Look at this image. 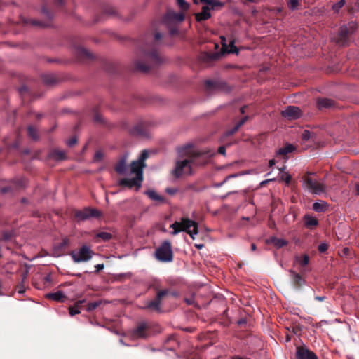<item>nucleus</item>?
<instances>
[{"label":"nucleus","mask_w":359,"mask_h":359,"mask_svg":"<svg viewBox=\"0 0 359 359\" xmlns=\"http://www.w3.org/2000/svg\"><path fill=\"white\" fill-rule=\"evenodd\" d=\"M162 37L163 35L160 32H156L154 40L151 39L150 34L142 39L140 46V58L134 62L135 70L147 73L154 66L162 63L163 60L157 50V46Z\"/></svg>","instance_id":"nucleus-1"},{"label":"nucleus","mask_w":359,"mask_h":359,"mask_svg":"<svg viewBox=\"0 0 359 359\" xmlns=\"http://www.w3.org/2000/svg\"><path fill=\"white\" fill-rule=\"evenodd\" d=\"M179 152L187 158L176 162L175 167L172 170V175L176 178L191 175L194 165L205 164L211 156L208 151L194 150L191 144L180 148Z\"/></svg>","instance_id":"nucleus-2"},{"label":"nucleus","mask_w":359,"mask_h":359,"mask_svg":"<svg viewBox=\"0 0 359 359\" xmlns=\"http://www.w3.org/2000/svg\"><path fill=\"white\" fill-rule=\"evenodd\" d=\"M129 156V152L121 154L114 165V171L120 176L131 177L122 180H143V170L147 167L145 161L149 156V151L143 150L138 158L130 164L128 163Z\"/></svg>","instance_id":"nucleus-3"},{"label":"nucleus","mask_w":359,"mask_h":359,"mask_svg":"<svg viewBox=\"0 0 359 359\" xmlns=\"http://www.w3.org/2000/svg\"><path fill=\"white\" fill-rule=\"evenodd\" d=\"M154 289L156 291V295L155 298L151 301H149L144 309H149L152 311L161 312V303L166 299L169 296H176L175 292H172L169 289H163L159 290L157 287H154Z\"/></svg>","instance_id":"nucleus-4"},{"label":"nucleus","mask_w":359,"mask_h":359,"mask_svg":"<svg viewBox=\"0 0 359 359\" xmlns=\"http://www.w3.org/2000/svg\"><path fill=\"white\" fill-rule=\"evenodd\" d=\"M170 227L174 230L172 233L173 235H176L180 231H185L194 238L193 235L198 233L197 223L188 218H182L181 222H175Z\"/></svg>","instance_id":"nucleus-5"},{"label":"nucleus","mask_w":359,"mask_h":359,"mask_svg":"<svg viewBox=\"0 0 359 359\" xmlns=\"http://www.w3.org/2000/svg\"><path fill=\"white\" fill-rule=\"evenodd\" d=\"M184 20V15L183 13H176L169 10L163 18V22L168 27L170 34L175 36L178 34V28L176 24L182 22Z\"/></svg>","instance_id":"nucleus-6"},{"label":"nucleus","mask_w":359,"mask_h":359,"mask_svg":"<svg viewBox=\"0 0 359 359\" xmlns=\"http://www.w3.org/2000/svg\"><path fill=\"white\" fill-rule=\"evenodd\" d=\"M156 258L162 262H170L173 260V252L171 243L166 240L156 248L155 251Z\"/></svg>","instance_id":"nucleus-7"},{"label":"nucleus","mask_w":359,"mask_h":359,"mask_svg":"<svg viewBox=\"0 0 359 359\" xmlns=\"http://www.w3.org/2000/svg\"><path fill=\"white\" fill-rule=\"evenodd\" d=\"M356 24L353 22L348 23V25H343L339 30L338 37L336 40L337 43L341 46H348L349 43L350 36L355 31Z\"/></svg>","instance_id":"nucleus-8"},{"label":"nucleus","mask_w":359,"mask_h":359,"mask_svg":"<svg viewBox=\"0 0 359 359\" xmlns=\"http://www.w3.org/2000/svg\"><path fill=\"white\" fill-rule=\"evenodd\" d=\"M93 255V251L86 245L81 246L77 252L72 251L70 253L72 259L76 263L88 262Z\"/></svg>","instance_id":"nucleus-9"},{"label":"nucleus","mask_w":359,"mask_h":359,"mask_svg":"<svg viewBox=\"0 0 359 359\" xmlns=\"http://www.w3.org/2000/svg\"><path fill=\"white\" fill-rule=\"evenodd\" d=\"M130 337L133 339H147L150 334V328L148 323L141 322L130 331Z\"/></svg>","instance_id":"nucleus-10"},{"label":"nucleus","mask_w":359,"mask_h":359,"mask_svg":"<svg viewBox=\"0 0 359 359\" xmlns=\"http://www.w3.org/2000/svg\"><path fill=\"white\" fill-rule=\"evenodd\" d=\"M101 213L95 208H86L82 210H76L74 213V217L80 221L88 219L90 218H97L100 217Z\"/></svg>","instance_id":"nucleus-11"},{"label":"nucleus","mask_w":359,"mask_h":359,"mask_svg":"<svg viewBox=\"0 0 359 359\" xmlns=\"http://www.w3.org/2000/svg\"><path fill=\"white\" fill-rule=\"evenodd\" d=\"M303 182V187L312 194L320 195L325 191V185L320 181Z\"/></svg>","instance_id":"nucleus-12"},{"label":"nucleus","mask_w":359,"mask_h":359,"mask_svg":"<svg viewBox=\"0 0 359 359\" xmlns=\"http://www.w3.org/2000/svg\"><path fill=\"white\" fill-rule=\"evenodd\" d=\"M75 54L77 58L83 62L93 61L95 59V56L92 53L81 46H78L75 48Z\"/></svg>","instance_id":"nucleus-13"},{"label":"nucleus","mask_w":359,"mask_h":359,"mask_svg":"<svg viewBox=\"0 0 359 359\" xmlns=\"http://www.w3.org/2000/svg\"><path fill=\"white\" fill-rule=\"evenodd\" d=\"M295 359H318L314 352L305 346L296 348Z\"/></svg>","instance_id":"nucleus-14"},{"label":"nucleus","mask_w":359,"mask_h":359,"mask_svg":"<svg viewBox=\"0 0 359 359\" xmlns=\"http://www.w3.org/2000/svg\"><path fill=\"white\" fill-rule=\"evenodd\" d=\"M283 117L289 119H297L301 116V110L296 106H288L284 111L281 112Z\"/></svg>","instance_id":"nucleus-15"},{"label":"nucleus","mask_w":359,"mask_h":359,"mask_svg":"<svg viewBox=\"0 0 359 359\" xmlns=\"http://www.w3.org/2000/svg\"><path fill=\"white\" fill-rule=\"evenodd\" d=\"M67 158L66 153L64 151L54 149L50 151L48 156H46V164L48 161L54 160L55 161H64Z\"/></svg>","instance_id":"nucleus-16"},{"label":"nucleus","mask_w":359,"mask_h":359,"mask_svg":"<svg viewBox=\"0 0 359 359\" xmlns=\"http://www.w3.org/2000/svg\"><path fill=\"white\" fill-rule=\"evenodd\" d=\"M141 182L142 181H118V187L119 190H138L142 186Z\"/></svg>","instance_id":"nucleus-17"},{"label":"nucleus","mask_w":359,"mask_h":359,"mask_svg":"<svg viewBox=\"0 0 359 359\" xmlns=\"http://www.w3.org/2000/svg\"><path fill=\"white\" fill-rule=\"evenodd\" d=\"M130 133L133 135L139 137H147L148 130L147 126L144 123H139L130 130Z\"/></svg>","instance_id":"nucleus-18"},{"label":"nucleus","mask_w":359,"mask_h":359,"mask_svg":"<svg viewBox=\"0 0 359 359\" xmlns=\"http://www.w3.org/2000/svg\"><path fill=\"white\" fill-rule=\"evenodd\" d=\"M289 273L294 287L297 290L300 289L306 283L304 278L299 273L292 269H290Z\"/></svg>","instance_id":"nucleus-19"},{"label":"nucleus","mask_w":359,"mask_h":359,"mask_svg":"<svg viewBox=\"0 0 359 359\" xmlns=\"http://www.w3.org/2000/svg\"><path fill=\"white\" fill-rule=\"evenodd\" d=\"M145 194L152 201H156L157 204H163L166 203V199L161 195H159L156 191L150 189L145 192Z\"/></svg>","instance_id":"nucleus-20"},{"label":"nucleus","mask_w":359,"mask_h":359,"mask_svg":"<svg viewBox=\"0 0 359 359\" xmlns=\"http://www.w3.org/2000/svg\"><path fill=\"white\" fill-rule=\"evenodd\" d=\"M210 10V8L208 6H203L201 12L195 14L196 21L201 22L210 18L211 14Z\"/></svg>","instance_id":"nucleus-21"},{"label":"nucleus","mask_w":359,"mask_h":359,"mask_svg":"<svg viewBox=\"0 0 359 359\" xmlns=\"http://www.w3.org/2000/svg\"><path fill=\"white\" fill-rule=\"evenodd\" d=\"M46 299H49L57 302H64L67 298L62 291L50 292L46 294Z\"/></svg>","instance_id":"nucleus-22"},{"label":"nucleus","mask_w":359,"mask_h":359,"mask_svg":"<svg viewBox=\"0 0 359 359\" xmlns=\"http://www.w3.org/2000/svg\"><path fill=\"white\" fill-rule=\"evenodd\" d=\"M325 177L326 176L325 175L318 172L307 171L301 177V180H324Z\"/></svg>","instance_id":"nucleus-23"},{"label":"nucleus","mask_w":359,"mask_h":359,"mask_svg":"<svg viewBox=\"0 0 359 359\" xmlns=\"http://www.w3.org/2000/svg\"><path fill=\"white\" fill-rule=\"evenodd\" d=\"M219 55L217 53L203 52L200 55V59L204 62H210L218 60Z\"/></svg>","instance_id":"nucleus-24"},{"label":"nucleus","mask_w":359,"mask_h":359,"mask_svg":"<svg viewBox=\"0 0 359 359\" xmlns=\"http://www.w3.org/2000/svg\"><path fill=\"white\" fill-rule=\"evenodd\" d=\"M205 87L209 90H219L223 89L226 86V83L220 81L207 80L205 82Z\"/></svg>","instance_id":"nucleus-25"},{"label":"nucleus","mask_w":359,"mask_h":359,"mask_svg":"<svg viewBox=\"0 0 359 359\" xmlns=\"http://www.w3.org/2000/svg\"><path fill=\"white\" fill-rule=\"evenodd\" d=\"M165 344L167 348L170 350H175L179 346V342L176 338V336L174 334L170 335L167 338Z\"/></svg>","instance_id":"nucleus-26"},{"label":"nucleus","mask_w":359,"mask_h":359,"mask_svg":"<svg viewBox=\"0 0 359 359\" xmlns=\"http://www.w3.org/2000/svg\"><path fill=\"white\" fill-rule=\"evenodd\" d=\"M333 105V101L327 98H319L317 100V107L319 109L330 108Z\"/></svg>","instance_id":"nucleus-27"},{"label":"nucleus","mask_w":359,"mask_h":359,"mask_svg":"<svg viewBox=\"0 0 359 359\" xmlns=\"http://www.w3.org/2000/svg\"><path fill=\"white\" fill-rule=\"evenodd\" d=\"M22 22L25 25L34 27H43L44 26V24L42 21L32 18H25L22 20Z\"/></svg>","instance_id":"nucleus-28"},{"label":"nucleus","mask_w":359,"mask_h":359,"mask_svg":"<svg viewBox=\"0 0 359 359\" xmlns=\"http://www.w3.org/2000/svg\"><path fill=\"white\" fill-rule=\"evenodd\" d=\"M304 224L308 228H312L318 224V221L316 217L307 215L304 217Z\"/></svg>","instance_id":"nucleus-29"},{"label":"nucleus","mask_w":359,"mask_h":359,"mask_svg":"<svg viewBox=\"0 0 359 359\" xmlns=\"http://www.w3.org/2000/svg\"><path fill=\"white\" fill-rule=\"evenodd\" d=\"M294 150V147L292 144H288L285 147L280 148L277 151V155L285 156L289 153Z\"/></svg>","instance_id":"nucleus-30"},{"label":"nucleus","mask_w":359,"mask_h":359,"mask_svg":"<svg viewBox=\"0 0 359 359\" xmlns=\"http://www.w3.org/2000/svg\"><path fill=\"white\" fill-rule=\"evenodd\" d=\"M28 136L34 141H37L39 138L38 130L33 126H29L27 128Z\"/></svg>","instance_id":"nucleus-31"},{"label":"nucleus","mask_w":359,"mask_h":359,"mask_svg":"<svg viewBox=\"0 0 359 359\" xmlns=\"http://www.w3.org/2000/svg\"><path fill=\"white\" fill-rule=\"evenodd\" d=\"M294 262L299 263L301 266L304 267L306 266L309 262V257L308 255H304L302 257L299 256H296L294 258Z\"/></svg>","instance_id":"nucleus-32"},{"label":"nucleus","mask_w":359,"mask_h":359,"mask_svg":"<svg viewBox=\"0 0 359 359\" xmlns=\"http://www.w3.org/2000/svg\"><path fill=\"white\" fill-rule=\"evenodd\" d=\"M112 237L111 233L105 231H100L95 234L96 238H100L103 241H108L111 240Z\"/></svg>","instance_id":"nucleus-33"},{"label":"nucleus","mask_w":359,"mask_h":359,"mask_svg":"<svg viewBox=\"0 0 359 359\" xmlns=\"http://www.w3.org/2000/svg\"><path fill=\"white\" fill-rule=\"evenodd\" d=\"M271 243L274 245V246H276V248H278L287 245V241H285L284 239H281V238H278L276 237L271 238Z\"/></svg>","instance_id":"nucleus-34"},{"label":"nucleus","mask_w":359,"mask_h":359,"mask_svg":"<svg viewBox=\"0 0 359 359\" xmlns=\"http://www.w3.org/2000/svg\"><path fill=\"white\" fill-rule=\"evenodd\" d=\"M325 208H326V203H314L313 205V209L316 212H324L325 210Z\"/></svg>","instance_id":"nucleus-35"},{"label":"nucleus","mask_w":359,"mask_h":359,"mask_svg":"<svg viewBox=\"0 0 359 359\" xmlns=\"http://www.w3.org/2000/svg\"><path fill=\"white\" fill-rule=\"evenodd\" d=\"M57 82L56 76L51 74H46V86H51Z\"/></svg>","instance_id":"nucleus-36"},{"label":"nucleus","mask_w":359,"mask_h":359,"mask_svg":"<svg viewBox=\"0 0 359 359\" xmlns=\"http://www.w3.org/2000/svg\"><path fill=\"white\" fill-rule=\"evenodd\" d=\"M278 180H292V175L287 172H285L283 170L278 169Z\"/></svg>","instance_id":"nucleus-37"},{"label":"nucleus","mask_w":359,"mask_h":359,"mask_svg":"<svg viewBox=\"0 0 359 359\" xmlns=\"http://www.w3.org/2000/svg\"><path fill=\"white\" fill-rule=\"evenodd\" d=\"M208 5L210 6L212 9H215L217 7L222 8L224 6V3L218 1V0H209L208 2Z\"/></svg>","instance_id":"nucleus-38"},{"label":"nucleus","mask_w":359,"mask_h":359,"mask_svg":"<svg viewBox=\"0 0 359 359\" xmlns=\"http://www.w3.org/2000/svg\"><path fill=\"white\" fill-rule=\"evenodd\" d=\"M345 3H346L345 0L339 1L336 4H333L332 10L335 13H338L339 11V10L344 6Z\"/></svg>","instance_id":"nucleus-39"},{"label":"nucleus","mask_w":359,"mask_h":359,"mask_svg":"<svg viewBox=\"0 0 359 359\" xmlns=\"http://www.w3.org/2000/svg\"><path fill=\"white\" fill-rule=\"evenodd\" d=\"M20 276L21 282H25V280H27V278L28 276V273H29L28 268L25 266L23 269H20Z\"/></svg>","instance_id":"nucleus-40"},{"label":"nucleus","mask_w":359,"mask_h":359,"mask_svg":"<svg viewBox=\"0 0 359 359\" xmlns=\"http://www.w3.org/2000/svg\"><path fill=\"white\" fill-rule=\"evenodd\" d=\"M100 301H95L88 303L87 305V311H91L95 310L97 307H98L100 305Z\"/></svg>","instance_id":"nucleus-41"},{"label":"nucleus","mask_w":359,"mask_h":359,"mask_svg":"<svg viewBox=\"0 0 359 359\" xmlns=\"http://www.w3.org/2000/svg\"><path fill=\"white\" fill-rule=\"evenodd\" d=\"M299 6V0H289L288 7L290 10L294 11Z\"/></svg>","instance_id":"nucleus-42"},{"label":"nucleus","mask_w":359,"mask_h":359,"mask_svg":"<svg viewBox=\"0 0 359 359\" xmlns=\"http://www.w3.org/2000/svg\"><path fill=\"white\" fill-rule=\"evenodd\" d=\"M104 157V154L102 151H97L93 157L94 162H100L102 160Z\"/></svg>","instance_id":"nucleus-43"},{"label":"nucleus","mask_w":359,"mask_h":359,"mask_svg":"<svg viewBox=\"0 0 359 359\" xmlns=\"http://www.w3.org/2000/svg\"><path fill=\"white\" fill-rule=\"evenodd\" d=\"M177 4L179 5V6L180 7V8L185 11H187L189 8V4L188 3H187L184 0H177Z\"/></svg>","instance_id":"nucleus-44"},{"label":"nucleus","mask_w":359,"mask_h":359,"mask_svg":"<svg viewBox=\"0 0 359 359\" xmlns=\"http://www.w3.org/2000/svg\"><path fill=\"white\" fill-rule=\"evenodd\" d=\"M103 13L105 15H115L116 13V11L115 9L111 7V6H106L104 10H103Z\"/></svg>","instance_id":"nucleus-45"},{"label":"nucleus","mask_w":359,"mask_h":359,"mask_svg":"<svg viewBox=\"0 0 359 359\" xmlns=\"http://www.w3.org/2000/svg\"><path fill=\"white\" fill-rule=\"evenodd\" d=\"M93 118H94L95 122H96V123H104V119H103L102 115L100 114H99L98 112H95V114L93 115Z\"/></svg>","instance_id":"nucleus-46"},{"label":"nucleus","mask_w":359,"mask_h":359,"mask_svg":"<svg viewBox=\"0 0 359 359\" xmlns=\"http://www.w3.org/2000/svg\"><path fill=\"white\" fill-rule=\"evenodd\" d=\"M13 236V231H4L2 233V238L4 241L10 240Z\"/></svg>","instance_id":"nucleus-47"},{"label":"nucleus","mask_w":359,"mask_h":359,"mask_svg":"<svg viewBox=\"0 0 359 359\" xmlns=\"http://www.w3.org/2000/svg\"><path fill=\"white\" fill-rule=\"evenodd\" d=\"M234 43L235 42H234L233 40L230 41V43H229V46H230L229 53L238 54V50L236 48V46L234 45Z\"/></svg>","instance_id":"nucleus-48"},{"label":"nucleus","mask_w":359,"mask_h":359,"mask_svg":"<svg viewBox=\"0 0 359 359\" xmlns=\"http://www.w3.org/2000/svg\"><path fill=\"white\" fill-rule=\"evenodd\" d=\"M234 43L235 42H234L233 40L230 41V43H229V46H230L229 53L238 54V50L236 48V46L234 45Z\"/></svg>","instance_id":"nucleus-49"},{"label":"nucleus","mask_w":359,"mask_h":359,"mask_svg":"<svg viewBox=\"0 0 359 359\" xmlns=\"http://www.w3.org/2000/svg\"><path fill=\"white\" fill-rule=\"evenodd\" d=\"M328 249V245L325 243H320L318 247V250L320 252L323 253L325 252Z\"/></svg>","instance_id":"nucleus-50"},{"label":"nucleus","mask_w":359,"mask_h":359,"mask_svg":"<svg viewBox=\"0 0 359 359\" xmlns=\"http://www.w3.org/2000/svg\"><path fill=\"white\" fill-rule=\"evenodd\" d=\"M26 287L24 284V282H20V283L17 286L16 290L18 293L22 294L25 292Z\"/></svg>","instance_id":"nucleus-51"},{"label":"nucleus","mask_w":359,"mask_h":359,"mask_svg":"<svg viewBox=\"0 0 359 359\" xmlns=\"http://www.w3.org/2000/svg\"><path fill=\"white\" fill-rule=\"evenodd\" d=\"M69 314L72 316H73L76 314L80 313V310L79 309H77L76 307H75L74 306H70L69 308Z\"/></svg>","instance_id":"nucleus-52"},{"label":"nucleus","mask_w":359,"mask_h":359,"mask_svg":"<svg viewBox=\"0 0 359 359\" xmlns=\"http://www.w3.org/2000/svg\"><path fill=\"white\" fill-rule=\"evenodd\" d=\"M78 142V140L76 138V137H72V138H70L67 144L69 147H72L73 146H74Z\"/></svg>","instance_id":"nucleus-53"},{"label":"nucleus","mask_w":359,"mask_h":359,"mask_svg":"<svg viewBox=\"0 0 359 359\" xmlns=\"http://www.w3.org/2000/svg\"><path fill=\"white\" fill-rule=\"evenodd\" d=\"M165 191H166V193H168L170 195H174L178 191V189L176 188H169L168 187V188L165 189Z\"/></svg>","instance_id":"nucleus-54"},{"label":"nucleus","mask_w":359,"mask_h":359,"mask_svg":"<svg viewBox=\"0 0 359 359\" xmlns=\"http://www.w3.org/2000/svg\"><path fill=\"white\" fill-rule=\"evenodd\" d=\"M311 133L309 130H304L302 133V139L305 141L308 140L310 138Z\"/></svg>","instance_id":"nucleus-55"},{"label":"nucleus","mask_w":359,"mask_h":359,"mask_svg":"<svg viewBox=\"0 0 359 359\" xmlns=\"http://www.w3.org/2000/svg\"><path fill=\"white\" fill-rule=\"evenodd\" d=\"M238 130V129H237V128L236 126H233L232 128H231V129H229V130L226 131V135H232L234 133H236Z\"/></svg>","instance_id":"nucleus-56"},{"label":"nucleus","mask_w":359,"mask_h":359,"mask_svg":"<svg viewBox=\"0 0 359 359\" xmlns=\"http://www.w3.org/2000/svg\"><path fill=\"white\" fill-rule=\"evenodd\" d=\"M51 18H52V15L46 10V28H48V27L50 26L48 21Z\"/></svg>","instance_id":"nucleus-57"},{"label":"nucleus","mask_w":359,"mask_h":359,"mask_svg":"<svg viewBox=\"0 0 359 359\" xmlns=\"http://www.w3.org/2000/svg\"><path fill=\"white\" fill-rule=\"evenodd\" d=\"M315 300L319 301V302H324L327 299V297L325 295L322 296H315L314 297Z\"/></svg>","instance_id":"nucleus-58"},{"label":"nucleus","mask_w":359,"mask_h":359,"mask_svg":"<svg viewBox=\"0 0 359 359\" xmlns=\"http://www.w3.org/2000/svg\"><path fill=\"white\" fill-rule=\"evenodd\" d=\"M96 268L95 273H98L100 271L102 270L104 267V264H99L95 266Z\"/></svg>","instance_id":"nucleus-59"},{"label":"nucleus","mask_w":359,"mask_h":359,"mask_svg":"<svg viewBox=\"0 0 359 359\" xmlns=\"http://www.w3.org/2000/svg\"><path fill=\"white\" fill-rule=\"evenodd\" d=\"M218 153L222 155L226 154V147L225 146H221L218 149Z\"/></svg>","instance_id":"nucleus-60"},{"label":"nucleus","mask_w":359,"mask_h":359,"mask_svg":"<svg viewBox=\"0 0 359 359\" xmlns=\"http://www.w3.org/2000/svg\"><path fill=\"white\" fill-rule=\"evenodd\" d=\"M11 191V187H5L1 188V192L2 194L8 193Z\"/></svg>","instance_id":"nucleus-61"},{"label":"nucleus","mask_w":359,"mask_h":359,"mask_svg":"<svg viewBox=\"0 0 359 359\" xmlns=\"http://www.w3.org/2000/svg\"><path fill=\"white\" fill-rule=\"evenodd\" d=\"M84 301H78L75 303L74 306L80 310Z\"/></svg>","instance_id":"nucleus-62"},{"label":"nucleus","mask_w":359,"mask_h":359,"mask_svg":"<svg viewBox=\"0 0 359 359\" xmlns=\"http://www.w3.org/2000/svg\"><path fill=\"white\" fill-rule=\"evenodd\" d=\"M57 6H62L65 4L64 0H54Z\"/></svg>","instance_id":"nucleus-63"},{"label":"nucleus","mask_w":359,"mask_h":359,"mask_svg":"<svg viewBox=\"0 0 359 359\" xmlns=\"http://www.w3.org/2000/svg\"><path fill=\"white\" fill-rule=\"evenodd\" d=\"M354 193L355 195H359V183L355 184Z\"/></svg>","instance_id":"nucleus-64"}]
</instances>
